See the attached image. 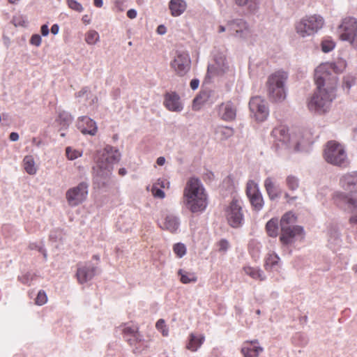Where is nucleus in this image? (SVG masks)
Masks as SVG:
<instances>
[{
  "label": "nucleus",
  "instance_id": "33",
  "mask_svg": "<svg viewBox=\"0 0 357 357\" xmlns=\"http://www.w3.org/2000/svg\"><path fill=\"white\" fill-rule=\"evenodd\" d=\"M215 134L222 140H226L234 135V130L231 127L219 126L215 129Z\"/></svg>",
  "mask_w": 357,
  "mask_h": 357
},
{
  "label": "nucleus",
  "instance_id": "29",
  "mask_svg": "<svg viewBox=\"0 0 357 357\" xmlns=\"http://www.w3.org/2000/svg\"><path fill=\"white\" fill-rule=\"evenodd\" d=\"M187 7L184 0H171L169 3V8L171 14L174 17H178L182 15Z\"/></svg>",
  "mask_w": 357,
  "mask_h": 357
},
{
  "label": "nucleus",
  "instance_id": "2",
  "mask_svg": "<svg viewBox=\"0 0 357 357\" xmlns=\"http://www.w3.org/2000/svg\"><path fill=\"white\" fill-rule=\"evenodd\" d=\"M339 185L348 193L335 191L332 195L334 204L344 211H357V199L351 197L352 194H357V172L342 174L340 178Z\"/></svg>",
  "mask_w": 357,
  "mask_h": 357
},
{
  "label": "nucleus",
  "instance_id": "19",
  "mask_svg": "<svg viewBox=\"0 0 357 357\" xmlns=\"http://www.w3.org/2000/svg\"><path fill=\"white\" fill-rule=\"evenodd\" d=\"M97 273V267L91 262L79 266L77 270V278L79 283L84 284L92 280Z\"/></svg>",
  "mask_w": 357,
  "mask_h": 357
},
{
  "label": "nucleus",
  "instance_id": "36",
  "mask_svg": "<svg viewBox=\"0 0 357 357\" xmlns=\"http://www.w3.org/2000/svg\"><path fill=\"white\" fill-rule=\"evenodd\" d=\"M178 274L181 276V282L183 284H188L197 281V277L195 273L179 269Z\"/></svg>",
  "mask_w": 357,
  "mask_h": 357
},
{
  "label": "nucleus",
  "instance_id": "63",
  "mask_svg": "<svg viewBox=\"0 0 357 357\" xmlns=\"http://www.w3.org/2000/svg\"><path fill=\"white\" fill-rule=\"evenodd\" d=\"M59 31V26L57 24H54L51 27V33L54 35H56Z\"/></svg>",
  "mask_w": 357,
  "mask_h": 357
},
{
  "label": "nucleus",
  "instance_id": "10",
  "mask_svg": "<svg viewBox=\"0 0 357 357\" xmlns=\"http://www.w3.org/2000/svg\"><path fill=\"white\" fill-rule=\"evenodd\" d=\"M272 137L274 138V142L278 147H290L294 146L296 151L301 150L303 143L294 139V137H290L288 128L284 126H280L275 128L272 132Z\"/></svg>",
  "mask_w": 357,
  "mask_h": 357
},
{
  "label": "nucleus",
  "instance_id": "35",
  "mask_svg": "<svg viewBox=\"0 0 357 357\" xmlns=\"http://www.w3.org/2000/svg\"><path fill=\"white\" fill-rule=\"evenodd\" d=\"M296 222V217L291 212H287L284 214L280 220V227H287L294 226V224Z\"/></svg>",
  "mask_w": 357,
  "mask_h": 357
},
{
  "label": "nucleus",
  "instance_id": "28",
  "mask_svg": "<svg viewBox=\"0 0 357 357\" xmlns=\"http://www.w3.org/2000/svg\"><path fill=\"white\" fill-rule=\"evenodd\" d=\"M78 127L84 134L94 135L97 131L96 122L87 116H81L79 118Z\"/></svg>",
  "mask_w": 357,
  "mask_h": 357
},
{
  "label": "nucleus",
  "instance_id": "53",
  "mask_svg": "<svg viewBox=\"0 0 357 357\" xmlns=\"http://www.w3.org/2000/svg\"><path fill=\"white\" fill-rule=\"evenodd\" d=\"M208 91H203L202 92L199 96H197L195 101H199L200 103H204L208 101V98L209 96Z\"/></svg>",
  "mask_w": 357,
  "mask_h": 357
},
{
  "label": "nucleus",
  "instance_id": "25",
  "mask_svg": "<svg viewBox=\"0 0 357 357\" xmlns=\"http://www.w3.org/2000/svg\"><path fill=\"white\" fill-rule=\"evenodd\" d=\"M264 185L268 198L271 201L278 199L281 197L282 189L273 178L267 177L264 180Z\"/></svg>",
  "mask_w": 357,
  "mask_h": 357
},
{
  "label": "nucleus",
  "instance_id": "58",
  "mask_svg": "<svg viewBox=\"0 0 357 357\" xmlns=\"http://www.w3.org/2000/svg\"><path fill=\"white\" fill-rule=\"evenodd\" d=\"M40 31H41V34L43 36H47L49 34V33H50V29H49L48 25L47 24H43L41 26Z\"/></svg>",
  "mask_w": 357,
  "mask_h": 357
},
{
  "label": "nucleus",
  "instance_id": "21",
  "mask_svg": "<svg viewBox=\"0 0 357 357\" xmlns=\"http://www.w3.org/2000/svg\"><path fill=\"white\" fill-rule=\"evenodd\" d=\"M280 241L284 245L291 244L295 236L303 234V228L301 226L296 225L281 228Z\"/></svg>",
  "mask_w": 357,
  "mask_h": 357
},
{
  "label": "nucleus",
  "instance_id": "17",
  "mask_svg": "<svg viewBox=\"0 0 357 357\" xmlns=\"http://www.w3.org/2000/svg\"><path fill=\"white\" fill-rule=\"evenodd\" d=\"M227 31L229 34L237 38H246L250 29L248 23L243 19H235L227 22Z\"/></svg>",
  "mask_w": 357,
  "mask_h": 357
},
{
  "label": "nucleus",
  "instance_id": "49",
  "mask_svg": "<svg viewBox=\"0 0 357 357\" xmlns=\"http://www.w3.org/2000/svg\"><path fill=\"white\" fill-rule=\"evenodd\" d=\"M151 192L155 198L163 199L165 197V192L161 188L157 187V185H152Z\"/></svg>",
  "mask_w": 357,
  "mask_h": 357
},
{
  "label": "nucleus",
  "instance_id": "64",
  "mask_svg": "<svg viewBox=\"0 0 357 357\" xmlns=\"http://www.w3.org/2000/svg\"><path fill=\"white\" fill-rule=\"evenodd\" d=\"M157 31L160 35L165 34L166 32V28L164 25H160L158 27Z\"/></svg>",
  "mask_w": 357,
  "mask_h": 357
},
{
  "label": "nucleus",
  "instance_id": "41",
  "mask_svg": "<svg viewBox=\"0 0 357 357\" xmlns=\"http://www.w3.org/2000/svg\"><path fill=\"white\" fill-rule=\"evenodd\" d=\"M131 347H132V351L135 354H141L147 347V344L143 338V335L142 336L140 341H136Z\"/></svg>",
  "mask_w": 357,
  "mask_h": 357
},
{
  "label": "nucleus",
  "instance_id": "48",
  "mask_svg": "<svg viewBox=\"0 0 357 357\" xmlns=\"http://www.w3.org/2000/svg\"><path fill=\"white\" fill-rule=\"evenodd\" d=\"M66 154L67 158L70 160H73L82 155V153L79 151L73 149L71 147L66 148Z\"/></svg>",
  "mask_w": 357,
  "mask_h": 357
},
{
  "label": "nucleus",
  "instance_id": "39",
  "mask_svg": "<svg viewBox=\"0 0 357 357\" xmlns=\"http://www.w3.org/2000/svg\"><path fill=\"white\" fill-rule=\"evenodd\" d=\"M285 183L289 190L295 191L299 187V179L296 176L289 175L286 178Z\"/></svg>",
  "mask_w": 357,
  "mask_h": 357
},
{
  "label": "nucleus",
  "instance_id": "1",
  "mask_svg": "<svg viewBox=\"0 0 357 357\" xmlns=\"http://www.w3.org/2000/svg\"><path fill=\"white\" fill-rule=\"evenodd\" d=\"M317 90L307 101V108L319 114L327 112L333 100L336 97L337 79L333 77L331 82H327L323 77H315Z\"/></svg>",
  "mask_w": 357,
  "mask_h": 357
},
{
  "label": "nucleus",
  "instance_id": "47",
  "mask_svg": "<svg viewBox=\"0 0 357 357\" xmlns=\"http://www.w3.org/2000/svg\"><path fill=\"white\" fill-rule=\"evenodd\" d=\"M156 328L160 331L162 335L165 337L168 336L169 335V330L167 328V326L165 324V320L162 319H159L155 324Z\"/></svg>",
  "mask_w": 357,
  "mask_h": 357
},
{
  "label": "nucleus",
  "instance_id": "16",
  "mask_svg": "<svg viewBox=\"0 0 357 357\" xmlns=\"http://www.w3.org/2000/svg\"><path fill=\"white\" fill-rule=\"evenodd\" d=\"M249 107L251 114L256 120L264 121L268 116V109L264 99L261 97L255 96L250 99L249 102Z\"/></svg>",
  "mask_w": 357,
  "mask_h": 357
},
{
  "label": "nucleus",
  "instance_id": "31",
  "mask_svg": "<svg viewBox=\"0 0 357 357\" xmlns=\"http://www.w3.org/2000/svg\"><path fill=\"white\" fill-rule=\"evenodd\" d=\"M243 270L246 275L255 280L263 281L266 279L264 271L258 267L245 266Z\"/></svg>",
  "mask_w": 357,
  "mask_h": 357
},
{
  "label": "nucleus",
  "instance_id": "62",
  "mask_svg": "<svg viewBox=\"0 0 357 357\" xmlns=\"http://www.w3.org/2000/svg\"><path fill=\"white\" fill-rule=\"evenodd\" d=\"M9 139L12 142H16L19 139V135L17 132H13L10 134Z\"/></svg>",
  "mask_w": 357,
  "mask_h": 357
},
{
  "label": "nucleus",
  "instance_id": "15",
  "mask_svg": "<svg viewBox=\"0 0 357 357\" xmlns=\"http://www.w3.org/2000/svg\"><path fill=\"white\" fill-rule=\"evenodd\" d=\"M190 63L189 54L185 51L178 50L170 65L178 75L184 76L190 70Z\"/></svg>",
  "mask_w": 357,
  "mask_h": 357
},
{
  "label": "nucleus",
  "instance_id": "12",
  "mask_svg": "<svg viewBox=\"0 0 357 357\" xmlns=\"http://www.w3.org/2000/svg\"><path fill=\"white\" fill-rule=\"evenodd\" d=\"M346 61L343 59H340L334 63H323L319 66L314 71V77H321L324 78V80L327 82H331L333 77H337L335 75L331 74V71H333L335 74L342 73L346 68Z\"/></svg>",
  "mask_w": 357,
  "mask_h": 357
},
{
  "label": "nucleus",
  "instance_id": "54",
  "mask_svg": "<svg viewBox=\"0 0 357 357\" xmlns=\"http://www.w3.org/2000/svg\"><path fill=\"white\" fill-rule=\"evenodd\" d=\"M157 185V187L160 188H169V182L165 178H158L157 181L153 184Z\"/></svg>",
  "mask_w": 357,
  "mask_h": 357
},
{
  "label": "nucleus",
  "instance_id": "24",
  "mask_svg": "<svg viewBox=\"0 0 357 357\" xmlns=\"http://www.w3.org/2000/svg\"><path fill=\"white\" fill-rule=\"evenodd\" d=\"M263 351L264 349L259 345L257 340L243 342L241 349L243 357H259Z\"/></svg>",
  "mask_w": 357,
  "mask_h": 357
},
{
  "label": "nucleus",
  "instance_id": "55",
  "mask_svg": "<svg viewBox=\"0 0 357 357\" xmlns=\"http://www.w3.org/2000/svg\"><path fill=\"white\" fill-rule=\"evenodd\" d=\"M42 41L41 36L38 34H34L31 36L30 43L36 47H38L40 45Z\"/></svg>",
  "mask_w": 357,
  "mask_h": 357
},
{
  "label": "nucleus",
  "instance_id": "52",
  "mask_svg": "<svg viewBox=\"0 0 357 357\" xmlns=\"http://www.w3.org/2000/svg\"><path fill=\"white\" fill-rule=\"evenodd\" d=\"M218 245L220 252H226L229 248V243L227 240L222 238L218 242Z\"/></svg>",
  "mask_w": 357,
  "mask_h": 357
},
{
  "label": "nucleus",
  "instance_id": "60",
  "mask_svg": "<svg viewBox=\"0 0 357 357\" xmlns=\"http://www.w3.org/2000/svg\"><path fill=\"white\" fill-rule=\"evenodd\" d=\"M252 0H234L236 4L238 6H245L249 3Z\"/></svg>",
  "mask_w": 357,
  "mask_h": 357
},
{
  "label": "nucleus",
  "instance_id": "5",
  "mask_svg": "<svg viewBox=\"0 0 357 357\" xmlns=\"http://www.w3.org/2000/svg\"><path fill=\"white\" fill-rule=\"evenodd\" d=\"M324 157L328 163L334 166L347 167L349 164L344 146L336 141H329L326 144Z\"/></svg>",
  "mask_w": 357,
  "mask_h": 357
},
{
  "label": "nucleus",
  "instance_id": "7",
  "mask_svg": "<svg viewBox=\"0 0 357 357\" xmlns=\"http://www.w3.org/2000/svg\"><path fill=\"white\" fill-rule=\"evenodd\" d=\"M207 74L211 77H234V70L229 66L225 55L218 54L215 56L214 63L208 66Z\"/></svg>",
  "mask_w": 357,
  "mask_h": 357
},
{
  "label": "nucleus",
  "instance_id": "42",
  "mask_svg": "<svg viewBox=\"0 0 357 357\" xmlns=\"http://www.w3.org/2000/svg\"><path fill=\"white\" fill-rule=\"evenodd\" d=\"M99 34L96 31H89L86 36V42L89 45H95L99 40Z\"/></svg>",
  "mask_w": 357,
  "mask_h": 357
},
{
  "label": "nucleus",
  "instance_id": "14",
  "mask_svg": "<svg viewBox=\"0 0 357 357\" xmlns=\"http://www.w3.org/2000/svg\"><path fill=\"white\" fill-rule=\"evenodd\" d=\"M246 195L255 211L259 212L264 208V197L257 183L249 181L246 186Z\"/></svg>",
  "mask_w": 357,
  "mask_h": 357
},
{
  "label": "nucleus",
  "instance_id": "11",
  "mask_svg": "<svg viewBox=\"0 0 357 357\" xmlns=\"http://www.w3.org/2000/svg\"><path fill=\"white\" fill-rule=\"evenodd\" d=\"M338 29L340 39L348 41L354 47L357 48V20L354 17H346Z\"/></svg>",
  "mask_w": 357,
  "mask_h": 357
},
{
  "label": "nucleus",
  "instance_id": "46",
  "mask_svg": "<svg viewBox=\"0 0 357 357\" xmlns=\"http://www.w3.org/2000/svg\"><path fill=\"white\" fill-rule=\"evenodd\" d=\"M68 6L77 12L81 13L84 10V8L80 3L76 0H66Z\"/></svg>",
  "mask_w": 357,
  "mask_h": 357
},
{
  "label": "nucleus",
  "instance_id": "18",
  "mask_svg": "<svg viewBox=\"0 0 357 357\" xmlns=\"http://www.w3.org/2000/svg\"><path fill=\"white\" fill-rule=\"evenodd\" d=\"M237 108L231 100L222 102L218 106V115L224 121L231 122L236 119Z\"/></svg>",
  "mask_w": 357,
  "mask_h": 357
},
{
  "label": "nucleus",
  "instance_id": "30",
  "mask_svg": "<svg viewBox=\"0 0 357 357\" xmlns=\"http://www.w3.org/2000/svg\"><path fill=\"white\" fill-rule=\"evenodd\" d=\"M205 337L204 335H200L196 336L193 333H190L188 338V342L186 345V348L191 351H197L198 349L204 343Z\"/></svg>",
  "mask_w": 357,
  "mask_h": 357
},
{
  "label": "nucleus",
  "instance_id": "37",
  "mask_svg": "<svg viewBox=\"0 0 357 357\" xmlns=\"http://www.w3.org/2000/svg\"><path fill=\"white\" fill-rule=\"evenodd\" d=\"M24 165L25 171L31 175L35 174L36 168L35 167V162L32 156L27 155L24 158Z\"/></svg>",
  "mask_w": 357,
  "mask_h": 357
},
{
  "label": "nucleus",
  "instance_id": "61",
  "mask_svg": "<svg viewBox=\"0 0 357 357\" xmlns=\"http://www.w3.org/2000/svg\"><path fill=\"white\" fill-rule=\"evenodd\" d=\"M296 337L301 340V344L302 347H304L307 344V340L302 334H297Z\"/></svg>",
  "mask_w": 357,
  "mask_h": 357
},
{
  "label": "nucleus",
  "instance_id": "9",
  "mask_svg": "<svg viewBox=\"0 0 357 357\" xmlns=\"http://www.w3.org/2000/svg\"><path fill=\"white\" fill-rule=\"evenodd\" d=\"M113 167L105 164L97 158L96 165L93 167V178L94 183L99 188H104L109 185Z\"/></svg>",
  "mask_w": 357,
  "mask_h": 357
},
{
  "label": "nucleus",
  "instance_id": "27",
  "mask_svg": "<svg viewBox=\"0 0 357 357\" xmlns=\"http://www.w3.org/2000/svg\"><path fill=\"white\" fill-rule=\"evenodd\" d=\"M328 243L330 248L333 250L341 246V234L336 227L331 226L328 229Z\"/></svg>",
  "mask_w": 357,
  "mask_h": 357
},
{
  "label": "nucleus",
  "instance_id": "26",
  "mask_svg": "<svg viewBox=\"0 0 357 357\" xmlns=\"http://www.w3.org/2000/svg\"><path fill=\"white\" fill-rule=\"evenodd\" d=\"M138 330V327L134 324L125 325L122 330L123 338L130 346H132L136 341H140L142 339V335L139 333Z\"/></svg>",
  "mask_w": 357,
  "mask_h": 357
},
{
  "label": "nucleus",
  "instance_id": "32",
  "mask_svg": "<svg viewBox=\"0 0 357 357\" xmlns=\"http://www.w3.org/2000/svg\"><path fill=\"white\" fill-rule=\"evenodd\" d=\"M56 122L61 126V129H66L73 122V116L66 111L59 112Z\"/></svg>",
  "mask_w": 357,
  "mask_h": 357
},
{
  "label": "nucleus",
  "instance_id": "4",
  "mask_svg": "<svg viewBox=\"0 0 357 357\" xmlns=\"http://www.w3.org/2000/svg\"><path fill=\"white\" fill-rule=\"evenodd\" d=\"M287 74L284 71H278L268 78L266 82L268 96L271 101L280 102L287 96L285 82Z\"/></svg>",
  "mask_w": 357,
  "mask_h": 357
},
{
  "label": "nucleus",
  "instance_id": "34",
  "mask_svg": "<svg viewBox=\"0 0 357 357\" xmlns=\"http://www.w3.org/2000/svg\"><path fill=\"white\" fill-rule=\"evenodd\" d=\"M280 257L275 253L268 254L265 261V268L266 270H272L278 265Z\"/></svg>",
  "mask_w": 357,
  "mask_h": 357
},
{
  "label": "nucleus",
  "instance_id": "23",
  "mask_svg": "<svg viewBox=\"0 0 357 357\" xmlns=\"http://www.w3.org/2000/svg\"><path fill=\"white\" fill-rule=\"evenodd\" d=\"M180 218L175 214L168 213L165 215L162 221L159 222L160 227L171 233L177 232L180 227Z\"/></svg>",
  "mask_w": 357,
  "mask_h": 357
},
{
  "label": "nucleus",
  "instance_id": "20",
  "mask_svg": "<svg viewBox=\"0 0 357 357\" xmlns=\"http://www.w3.org/2000/svg\"><path fill=\"white\" fill-rule=\"evenodd\" d=\"M98 159L113 167L114 163L120 160L121 153L116 148L112 146H106L103 151L98 153Z\"/></svg>",
  "mask_w": 357,
  "mask_h": 357
},
{
  "label": "nucleus",
  "instance_id": "50",
  "mask_svg": "<svg viewBox=\"0 0 357 357\" xmlns=\"http://www.w3.org/2000/svg\"><path fill=\"white\" fill-rule=\"evenodd\" d=\"M29 248L31 250H37L40 252H41L44 257V259L46 260L47 258V251L44 248V245L42 244L38 245L37 243H32L29 245Z\"/></svg>",
  "mask_w": 357,
  "mask_h": 357
},
{
  "label": "nucleus",
  "instance_id": "45",
  "mask_svg": "<svg viewBox=\"0 0 357 357\" xmlns=\"http://www.w3.org/2000/svg\"><path fill=\"white\" fill-rule=\"evenodd\" d=\"M174 252L179 258L183 257L186 253V247L183 243H178L174 245Z\"/></svg>",
  "mask_w": 357,
  "mask_h": 357
},
{
  "label": "nucleus",
  "instance_id": "51",
  "mask_svg": "<svg viewBox=\"0 0 357 357\" xmlns=\"http://www.w3.org/2000/svg\"><path fill=\"white\" fill-rule=\"evenodd\" d=\"M47 301V297L45 291H40L36 298V303L38 305H44Z\"/></svg>",
  "mask_w": 357,
  "mask_h": 357
},
{
  "label": "nucleus",
  "instance_id": "43",
  "mask_svg": "<svg viewBox=\"0 0 357 357\" xmlns=\"http://www.w3.org/2000/svg\"><path fill=\"white\" fill-rule=\"evenodd\" d=\"M335 43L330 39L323 40L321 44V50L325 53L332 51L335 48Z\"/></svg>",
  "mask_w": 357,
  "mask_h": 357
},
{
  "label": "nucleus",
  "instance_id": "3",
  "mask_svg": "<svg viewBox=\"0 0 357 357\" xmlns=\"http://www.w3.org/2000/svg\"><path fill=\"white\" fill-rule=\"evenodd\" d=\"M183 203L193 213H202L208 205L207 195L200 180L191 178L186 184L183 193Z\"/></svg>",
  "mask_w": 357,
  "mask_h": 357
},
{
  "label": "nucleus",
  "instance_id": "57",
  "mask_svg": "<svg viewBox=\"0 0 357 357\" xmlns=\"http://www.w3.org/2000/svg\"><path fill=\"white\" fill-rule=\"evenodd\" d=\"M199 80L198 79H193L190 82V87L192 90H196L199 87Z\"/></svg>",
  "mask_w": 357,
  "mask_h": 357
},
{
  "label": "nucleus",
  "instance_id": "44",
  "mask_svg": "<svg viewBox=\"0 0 357 357\" xmlns=\"http://www.w3.org/2000/svg\"><path fill=\"white\" fill-rule=\"evenodd\" d=\"M34 275L31 272H26L18 276V280L24 284L30 285Z\"/></svg>",
  "mask_w": 357,
  "mask_h": 357
},
{
  "label": "nucleus",
  "instance_id": "40",
  "mask_svg": "<svg viewBox=\"0 0 357 357\" xmlns=\"http://www.w3.org/2000/svg\"><path fill=\"white\" fill-rule=\"evenodd\" d=\"M356 81L354 76L347 75L344 77L342 82V88L344 91L349 93L351 88L355 84Z\"/></svg>",
  "mask_w": 357,
  "mask_h": 357
},
{
  "label": "nucleus",
  "instance_id": "6",
  "mask_svg": "<svg viewBox=\"0 0 357 357\" xmlns=\"http://www.w3.org/2000/svg\"><path fill=\"white\" fill-rule=\"evenodd\" d=\"M324 24V19L317 14L306 15L296 24V31L302 38L317 33Z\"/></svg>",
  "mask_w": 357,
  "mask_h": 357
},
{
  "label": "nucleus",
  "instance_id": "59",
  "mask_svg": "<svg viewBox=\"0 0 357 357\" xmlns=\"http://www.w3.org/2000/svg\"><path fill=\"white\" fill-rule=\"evenodd\" d=\"M127 16L130 19H135L137 17V11L135 9H130L127 12Z\"/></svg>",
  "mask_w": 357,
  "mask_h": 357
},
{
  "label": "nucleus",
  "instance_id": "38",
  "mask_svg": "<svg viewBox=\"0 0 357 357\" xmlns=\"http://www.w3.org/2000/svg\"><path fill=\"white\" fill-rule=\"evenodd\" d=\"M266 229L268 234L271 237H276L278 235V220L277 219H271L266 225Z\"/></svg>",
  "mask_w": 357,
  "mask_h": 357
},
{
  "label": "nucleus",
  "instance_id": "56",
  "mask_svg": "<svg viewBox=\"0 0 357 357\" xmlns=\"http://www.w3.org/2000/svg\"><path fill=\"white\" fill-rule=\"evenodd\" d=\"M89 94V89L88 87L82 88L79 91L75 93V98H79L84 96H86L88 98Z\"/></svg>",
  "mask_w": 357,
  "mask_h": 357
},
{
  "label": "nucleus",
  "instance_id": "22",
  "mask_svg": "<svg viewBox=\"0 0 357 357\" xmlns=\"http://www.w3.org/2000/svg\"><path fill=\"white\" fill-rule=\"evenodd\" d=\"M164 105L171 112H180L183 109L180 96L176 92L167 93L165 95Z\"/></svg>",
  "mask_w": 357,
  "mask_h": 357
},
{
  "label": "nucleus",
  "instance_id": "8",
  "mask_svg": "<svg viewBox=\"0 0 357 357\" xmlns=\"http://www.w3.org/2000/svg\"><path fill=\"white\" fill-rule=\"evenodd\" d=\"M225 217L228 224L233 228H238L243 225L244 214L243 212L242 202L234 198L225 208Z\"/></svg>",
  "mask_w": 357,
  "mask_h": 357
},
{
  "label": "nucleus",
  "instance_id": "13",
  "mask_svg": "<svg viewBox=\"0 0 357 357\" xmlns=\"http://www.w3.org/2000/svg\"><path fill=\"white\" fill-rule=\"evenodd\" d=\"M89 185L86 182H81L77 186L68 189L66 198L70 206H76L82 204L87 197Z\"/></svg>",
  "mask_w": 357,
  "mask_h": 357
}]
</instances>
